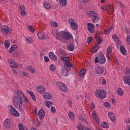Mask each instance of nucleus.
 Masks as SVG:
<instances>
[{
  "label": "nucleus",
  "mask_w": 130,
  "mask_h": 130,
  "mask_svg": "<svg viewBox=\"0 0 130 130\" xmlns=\"http://www.w3.org/2000/svg\"><path fill=\"white\" fill-rule=\"evenodd\" d=\"M17 96H15L13 100V104H16L17 105V103H19V106L22 105V101L24 99V94L21 92L20 90H17Z\"/></svg>",
  "instance_id": "1"
},
{
  "label": "nucleus",
  "mask_w": 130,
  "mask_h": 130,
  "mask_svg": "<svg viewBox=\"0 0 130 130\" xmlns=\"http://www.w3.org/2000/svg\"><path fill=\"white\" fill-rule=\"evenodd\" d=\"M95 63H100L101 64H104L106 62V59L104 54L102 52H100L98 56L95 57L94 59Z\"/></svg>",
  "instance_id": "2"
},
{
  "label": "nucleus",
  "mask_w": 130,
  "mask_h": 130,
  "mask_svg": "<svg viewBox=\"0 0 130 130\" xmlns=\"http://www.w3.org/2000/svg\"><path fill=\"white\" fill-rule=\"evenodd\" d=\"M96 97H99L100 99H104L106 97V91L104 90L98 89L95 92Z\"/></svg>",
  "instance_id": "3"
},
{
  "label": "nucleus",
  "mask_w": 130,
  "mask_h": 130,
  "mask_svg": "<svg viewBox=\"0 0 130 130\" xmlns=\"http://www.w3.org/2000/svg\"><path fill=\"white\" fill-rule=\"evenodd\" d=\"M8 108L11 114L13 115V116H16V117L20 116V114H19V112L15 108L13 107V106L10 105L8 106Z\"/></svg>",
  "instance_id": "4"
},
{
  "label": "nucleus",
  "mask_w": 130,
  "mask_h": 130,
  "mask_svg": "<svg viewBox=\"0 0 130 130\" xmlns=\"http://www.w3.org/2000/svg\"><path fill=\"white\" fill-rule=\"evenodd\" d=\"M61 38L64 40H70L71 38H73V35L69 32H62Z\"/></svg>",
  "instance_id": "5"
},
{
  "label": "nucleus",
  "mask_w": 130,
  "mask_h": 130,
  "mask_svg": "<svg viewBox=\"0 0 130 130\" xmlns=\"http://www.w3.org/2000/svg\"><path fill=\"white\" fill-rule=\"evenodd\" d=\"M69 23L71 25V28L72 30H77L78 29V24L75 22L74 19L70 18L69 19Z\"/></svg>",
  "instance_id": "6"
},
{
  "label": "nucleus",
  "mask_w": 130,
  "mask_h": 130,
  "mask_svg": "<svg viewBox=\"0 0 130 130\" xmlns=\"http://www.w3.org/2000/svg\"><path fill=\"white\" fill-rule=\"evenodd\" d=\"M74 65L70 61H66L64 63V69L66 71H71V68H73Z\"/></svg>",
  "instance_id": "7"
},
{
  "label": "nucleus",
  "mask_w": 130,
  "mask_h": 130,
  "mask_svg": "<svg viewBox=\"0 0 130 130\" xmlns=\"http://www.w3.org/2000/svg\"><path fill=\"white\" fill-rule=\"evenodd\" d=\"M1 30L6 34H11L12 33V29L7 25H5Z\"/></svg>",
  "instance_id": "8"
},
{
  "label": "nucleus",
  "mask_w": 130,
  "mask_h": 130,
  "mask_svg": "<svg viewBox=\"0 0 130 130\" xmlns=\"http://www.w3.org/2000/svg\"><path fill=\"white\" fill-rule=\"evenodd\" d=\"M87 25H88L87 30H88L89 32H90V33H94V28H95L94 24L91 23H87Z\"/></svg>",
  "instance_id": "9"
},
{
  "label": "nucleus",
  "mask_w": 130,
  "mask_h": 130,
  "mask_svg": "<svg viewBox=\"0 0 130 130\" xmlns=\"http://www.w3.org/2000/svg\"><path fill=\"white\" fill-rule=\"evenodd\" d=\"M38 113H39V117L40 120H42V119L44 118V116H45V112L44 111V110L40 109Z\"/></svg>",
  "instance_id": "10"
},
{
  "label": "nucleus",
  "mask_w": 130,
  "mask_h": 130,
  "mask_svg": "<svg viewBox=\"0 0 130 130\" xmlns=\"http://www.w3.org/2000/svg\"><path fill=\"white\" fill-rule=\"evenodd\" d=\"M126 75L123 78L124 82H126L127 81H130V70H128L126 72Z\"/></svg>",
  "instance_id": "11"
},
{
  "label": "nucleus",
  "mask_w": 130,
  "mask_h": 130,
  "mask_svg": "<svg viewBox=\"0 0 130 130\" xmlns=\"http://www.w3.org/2000/svg\"><path fill=\"white\" fill-rule=\"evenodd\" d=\"M49 56L50 58H51V59H52V60H57V57L52 52H50L49 53Z\"/></svg>",
  "instance_id": "12"
},
{
  "label": "nucleus",
  "mask_w": 130,
  "mask_h": 130,
  "mask_svg": "<svg viewBox=\"0 0 130 130\" xmlns=\"http://www.w3.org/2000/svg\"><path fill=\"white\" fill-rule=\"evenodd\" d=\"M43 98L45 99L46 100L47 99L50 100L52 98V96L51 94L48 92H45L43 94Z\"/></svg>",
  "instance_id": "13"
},
{
  "label": "nucleus",
  "mask_w": 130,
  "mask_h": 130,
  "mask_svg": "<svg viewBox=\"0 0 130 130\" xmlns=\"http://www.w3.org/2000/svg\"><path fill=\"white\" fill-rule=\"evenodd\" d=\"M98 49H99V45H95L91 49L90 52H91V53H95V52H97Z\"/></svg>",
  "instance_id": "14"
},
{
  "label": "nucleus",
  "mask_w": 130,
  "mask_h": 130,
  "mask_svg": "<svg viewBox=\"0 0 130 130\" xmlns=\"http://www.w3.org/2000/svg\"><path fill=\"white\" fill-rule=\"evenodd\" d=\"M18 48L17 45H13L9 49V53H13Z\"/></svg>",
  "instance_id": "15"
},
{
  "label": "nucleus",
  "mask_w": 130,
  "mask_h": 130,
  "mask_svg": "<svg viewBox=\"0 0 130 130\" xmlns=\"http://www.w3.org/2000/svg\"><path fill=\"white\" fill-rule=\"evenodd\" d=\"M92 116L94 119H95V120L96 121V123H98L99 122V119H98V116L96 113V111H92Z\"/></svg>",
  "instance_id": "16"
},
{
  "label": "nucleus",
  "mask_w": 130,
  "mask_h": 130,
  "mask_svg": "<svg viewBox=\"0 0 130 130\" xmlns=\"http://www.w3.org/2000/svg\"><path fill=\"white\" fill-rule=\"evenodd\" d=\"M95 71L97 74H103L104 72V69L101 67H98L97 68L95 69Z\"/></svg>",
  "instance_id": "17"
},
{
  "label": "nucleus",
  "mask_w": 130,
  "mask_h": 130,
  "mask_svg": "<svg viewBox=\"0 0 130 130\" xmlns=\"http://www.w3.org/2000/svg\"><path fill=\"white\" fill-rule=\"evenodd\" d=\"M91 19L93 22V23H97L98 21H99V17L97 16V13L94 15H93V17H91Z\"/></svg>",
  "instance_id": "18"
},
{
  "label": "nucleus",
  "mask_w": 130,
  "mask_h": 130,
  "mask_svg": "<svg viewBox=\"0 0 130 130\" xmlns=\"http://www.w3.org/2000/svg\"><path fill=\"white\" fill-rule=\"evenodd\" d=\"M26 70H29L31 74H34L35 73V69L32 66H27L26 67Z\"/></svg>",
  "instance_id": "19"
},
{
  "label": "nucleus",
  "mask_w": 130,
  "mask_h": 130,
  "mask_svg": "<svg viewBox=\"0 0 130 130\" xmlns=\"http://www.w3.org/2000/svg\"><path fill=\"white\" fill-rule=\"evenodd\" d=\"M37 92L40 93V94H43L45 92V87L43 86L40 87L37 89Z\"/></svg>",
  "instance_id": "20"
},
{
  "label": "nucleus",
  "mask_w": 130,
  "mask_h": 130,
  "mask_svg": "<svg viewBox=\"0 0 130 130\" xmlns=\"http://www.w3.org/2000/svg\"><path fill=\"white\" fill-rule=\"evenodd\" d=\"M61 74H62V76L63 77H67L69 75V71H67L65 69H62L60 72Z\"/></svg>",
  "instance_id": "21"
},
{
  "label": "nucleus",
  "mask_w": 130,
  "mask_h": 130,
  "mask_svg": "<svg viewBox=\"0 0 130 130\" xmlns=\"http://www.w3.org/2000/svg\"><path fill=\"white\" fill-rule=\"evenodd\" d=\"M107 10L108 12H110V13H112V14H113L114 13V8L113 6L111 5H109L108 7H107Z\"/></svg>",
  "instance_id": "22"
},
{
  "label": "nucleus",
  "mask_w": 130,
  "mask_h": 130,
  "mask_svg": "<svg viewBox=\"0 0 130 130\" xmlns=\"http://www.w3.org/2000/svg\"><path fill=\"white\" fill-rule=\"evenodd\" d=\"M120 50L123 55H126V50L123 46H120Z\"/></svg>",
  "instance_id": "23"
},
{
  "label": "nucleus",
  "mask_w": 130,
  "mask_h": 130,
  "mask_svg": "<svg viewBox=\"0 0 130 130\" xmlns=\"http://www.w3.org/2000/svg\"><path fill=\"white\" fill-rule=\"evenodd\" d=\"M116 93L119 96H123V91H122V89L120 87L118 88Z\"/></svg>",
  "instance_id": "24"
},
{
  "label": "nucleus",
  "mask_w": 130,
  "mask_h": 130,
  "mask_svg": "<svg viewBox=\"0 0 130 130\" xmlns=\"http://www.w3.org/2000/svg\"><path fill=\"white\" fill-rule=\"evenodd\" d=\"M60 89L61 91H63V92H68V88L64 84L61 85Z\"/></svg>",
  "instance_id": "25"
},
{
  "label": "nucleus",
  "mask_w": 130,
  "mask_h": 130,
  "mask_svg": "<svg viewBox=\"0 0 130 130\" xmlns=\"http://www.w3.org/2000/svg\"><path fill=\"white\" fill-rule=\"evenodd\" d=\"M67 48L69 51H73L75 49V46L73 44H70L69 45L67 46Z\"/></svg>",
  "instance_id": "26"
},
{
  "label": "nucleus",
  "mask_w": 130,
  "mask_h": 130,
  "mask_svg": "<svg viewBox=\"0 0 130 130\" xmlns=\"http://www.w3.org/2000/svg\"><path fill=\"white\" fill-rule=\"evenodd\" d=\"M86 72H87V70H86V69H82L78 73V75L79 76V77H82V76H84V75L86 74Z\"/></svg>",
  "instance_id": "27"
},
{
  "label": "nucleus",
  "mask_w": 130,
  "mask_h": 130,
  "mask_svg": "<svg viewBox=\"0 0 130 130\" xmlns=\"http://www.w3.org/2000/svg\"><path fill=\"white\" fill-rule=\"evenodd\" d=\"M112 38L114 40L116 43H119V38L116 35H113L112 36Z\"/></svg>",
  "instance_id": "28"
},
{
  "label": "nucleus",
  "mask_w": 130,
  "mask_h": 130,
  "mask_svg": "<svg viewBox=\"0 0 130 130\" xmlns=\"http://www.w3.org/2000/svg\"><path fill=\"white\" fill-rule=\"evenodd\" d=\"M96 13H95V12L93 11H90L87 12V16H88V17H93V16H94L95 15H96Z\"/></svg>",
  "instance_id": "29"
},
{
  "label": "nucleus",
  "mask_w": 130,
  "mask_h": 130,
  "mask_svg": "<svg viewBox=\"0 0 130 130\" xmlns=\"http://www.w3.org/2000/svg\"><path fill=\"white\" fill-rule=\"evenodd\" d=\"M20 105V103H18L17 104V105H16V104H14V106L15 107V108H17V109H18V108L20 109V110H22V106H23V102L21 101V105L19 106Z\"/></svg>",
  "instance_id": "30"
},
{
  "label": "nucleus",
  "mask_w": 130,
  "mask_h": 130,
  "mask_svg": "<svg viewBox=\"0 0 130 130\" xmlns=\"http://www.w3.org/2000/svg\"><path fill=\"white\" fill-rule=\"evenodd\" d=\"M44 6L45 9H47V10H50L51 8V7H50V4H49L48 2H44Z\"/></svg>",
  "instance_id": "31"
},
{
  "label": "nucleus",
  "mask_w": 130,
  "mask_h": 130,
  "mask_svg": "<svg viewBox=\"0 0 130 130\" xmlns=\"http://www.w3.org/2000/svg\"><path fill=\"white\" fill-rule=\"evenodd\" d=\"M38 37L39 39H44V34L42 32H38Z\"/></svg>",
  "instance_id": "32"
},
{
  "label": "nucleus",
  "mask_w": 130,
  "mask_h": 130,
  "mask_svg": "<svg viewBox=\"0 0 130 130\" xmlns=\"http://www.w3.org/2000/svg\"><path fill=\"white\" fill-rule=\"evenodd\" d=\"M13 55L15 57H18V56H20V55H21V53H20V51H19L18 50H16L13 53Z\"/></svg>",
  "instance_id": "33"
},
{
  "label": "nucleus",
  "mask_w": 130,
  "mask_h": 130,
  "mask_svg": "<svg viewBox=\"0 0 130 130\" xmlns=\"http://www.w3.org/2000/svg\"><path fill=\"white\" fill-rule=\"evenodd\" d=\"M4 45L5 46V48L8 49V48L10 47V42H9V41H8L7 40H6L5 41Z\"/></svg>",
  "instance_id": "34"
},
{
  "label": "nucleus",
  "mask_w": 130,
  "mask_h": 130,
  "mask_svg": "<svg viewBox=\"0 0 130 130\" xmlns=\"http://www.w3.org/2000/svg\"><path fill=\"white\" fill-rule=\"evenodd\" d=\"M60 5H62V7L67 6V0H59Z\"/></svg>",
  "instance_id": "35"
},
{
  "label": "nucleus",
  "mask_w": 130,
  "mask_h": 130,
  "mask_svg": "<svg viewBox=\"0 0 130 130\" xmlns=\"http://www.w3.org/2000/svg\"><path fill=\"white\" fill-rule=\"evenodd\" d=\"M102 127H104V128H108V123L105 122H103L102 123Z\"/></svg>",
  "instance_id": "36"
},
{
  "label": "nucleus",
  "mask_w": 130,
  "mask_h": 130,
  "mask_svg": "<svg viewBox=\"0 0 130 130\" xmlns=\"http://www.w3.org/2000/svg\"><path fill=\"white\" fill-rule=\"evenodd\" d=\"M61 60L62 61H70V59L68 57H66V56H61Z\"/></svg>",
  "instance_id": "37"
},
{
  "label": "nucleus",
  "mask_w": 130,
  "mask_h": 130,
  "mask_svg": "<svg viewBox=\"0 0 130 130\" xmlns=\"http://www.w3.org/2000/svg\"><path fill=\"white\" fill-rule=\"evenodd\" d=\"M52 104V102H50V101H45V105H46V106H47V107L48 108H49L50 107V105Z\"/></svg>",
  "instance_id": "38"
},
{
  "label": "nucleus",
  "mask_w": 130,
  "mask_h": 130,
  "mask_svg": "<svg viewBox=\"0 0 130 130\" xmlns=\"http://www.w3.org/2000/svg\"><path fill=\"white\" fill-rule=\"evenodd\" d=\"M27 28L30 32H31V33H34L35 32V29L33 28V26H28Z\"/></svg>",
  "instance_id": "39"
},
{
  "label": "nucleus",
  "mask_w": 130,
  "mask_h": 130,
  "mask_svg": "<svg viewBox=\"0 0 130 130\" xmlns=\"http://www.w3.org/2000/svg\"><path fill=\"white\" fill-rule=\"evenodd\" d=\"M69 116L72 120H74V114L71 111H70L69 113Z\"/></svg>",
  "instance_id": "40"
},
{
  "label": "nucleus",
  "mask_w": 130,
  "mask_h": 130,
  "mask_svg": "<svg viewBox=\"0 0 130 130\" xmlns=\"http://www.w3.org/2000/svg\"><path fill=\"white\" fill-rule=\"evenodd\" d=\"M50 70L52 72H54V71H55V70H56V68H55V67H54V65H53V64H52L50 66Z\"/></svg>",
  "instance_id": "41"
},
{
  "label": "nucleus",
  "mask_w": 130,
  "mask_h": 130,
  "mask_svg": "<svg viewBox=\"0 0 130 130\" xmlns=\"http://www.w3.org/2000/svg\"><path fill=\"white\" fill-rule=\"evenodd\" d=\"M92 41H93V37H89L87 39V43L88 44H90V43H91V42H92Z\"/></svg>",
  "instance_id": "42"
},
{
  "label": "nucleus",
  "mask_w": 130,
  "mask_h": 130,
  "mask_svg": "<svg viewBox=\"0 0 130 130\" xmlns=\"http://www.w3.org/2000/svg\"><path fill=\"white\" fill-rule=\"evenodd\" d=\"M97 41H98L97 44H98V45H100V44H101L103 42V40H102V38H100L98 39H97Z\"/></svg>",
  "instance_id": "43"
},
{
  "label": "nucleus",
  "mask_w": 130,
  "mask_h": 130,
  "mask_svg": "<svg viewBox=\"0 0 130 130\" xmlns=\"http://www.w3.org/2000/svg\"><path fill=\"white\" fill-rule=\"evenodd\" d=\"M11 67L12 68H14L15 69H17V68H18L19 66H18V64H17V62H16L15 61V63L11 65Z\"/></svg>",
  "instance_id": "44"
},
{
  "label": "nucleus",
  "mask_w": 130,
  "mask_h": 130,
  "mask_svg": "<svg viewBox=\"0 0 130 130\" xmlns=\"http://www.w3.org/2000/svg\"><path fill=\"white\" fill-rule=\"evenodd\" d=\"M109 33H110V29L108 28L104 30V34L105 35H108V34H109Z\"/></svg>",
  "instance_id": "45"
},
{
  "label": "nucleus",
  "mask_w": 130,
  "mask_h": 130,
  "mask_svg": "<svg viewBox=\"0 0 130 130\" xmlns=\"http://www.w3.org/2000/svg\"><path fill=\"white\" fill-rule=\"evenodd\" d=\"M59 53L60 54H61V55H67V54H66L65 51H63L62 49H60L59 50Z\"/></svg>",
  "instance_id": "46"
},
{
  "label": "nucleus",
  "mask_w": 130,
  "mask_h": 130,
  "mask_svg": "<svg viewBox=\"0 0 130 130\" xmlns=\"http://www.w3.org/2000/svg\"><path fill=\"white\" fill-rule=\"evenodd\" d=\"M100 35H101V33H100V32L98 31V32H96L95 35V38H100Z\"/></svg>",
  "instance_id": "47"
},
{
  "label": "nucleus",
  "mask_w": 130,
  "mask_h": 130,
  "mask_svg": "<svg viewBox=\"0 0 130 130\" xmlns=\"http://www.w3.org/2000/svg\"><path fill=\"white\" fill-rule=\"evenodd\" d=\"M18 127L19 130H24V126H23L22 123L18 124Z\"/></svg>",
  "instance_id": "48"
},
{
  "label": "nucleus",
  "mask_w": 130,
  "mask_h": 130,
  "mask_svg": "<svg viewBox=\"0 0 130 130\" xmlns=\"http://www.w3.org/2000/svg\"><path fill=\"white\" fill-rule=\"evenodd\" d=\"M11 123L4 122V125L7 128H9Z\"/></svg>",
  "instance_id": "49"
},
{
  "label": "nucleus",
  "mask_w": 130,
  "mask_h": 130,
  "mask_svg": "<svg viewBox=\"0 0 130 130\" xmlns=\"http://www.w3.org/2000/svg\"><path fill=\"white\" fill-rule=\"evenodd\" d=\"M108 115H109L110 118L115 116V115H114V114L112 112H109L108 113Z\"/></svg>",
  "instance_id": "50"
},
{
  "label": "nucleus",
  "mask_w": 130,
  "mask_h": 130,
  "mask_svg": "<svg viewBox=\"0 0 130 130\" xmlns=\"http://www.w3.org/2000/svg\"><path fill=\"white\" fill-rule=\"evenodd\" d=\"M104 106H105L106 108H108V107H110V104L108 102H105L104 103Z\"/></svg>",
  "instance_id": "51"
},
{
  "label": "nucleus",
  "mask_w": 130,
  "mask_h": 130,
  "mask_svg": "<svg viewBox=\"0 0 130 130\" xmlns=\"http://www.w3.org/2000/svg\"><path fill=\"white\" fill-rule=\"evenodd\" d=\"M51 111L52 113H55L56 112V110L55 109V107H51Z\"/></svg>",
  "instance_id": "52"
},
{
  "label": "nucleus",
  "mask_w": 130,
  "mask_h": 130,
  "mask_svg": "<svg viewBox=\"0 0 130 130\" xmlns=\"http://www.w3.org/2000/svg\"><path fill=\"white\" fill-rule=\"evenodd\" d=\"M51 26H53V27H55V28H56V27L58 26V24L55 21H54L53 22Z\"/></svg>",
  "instance_id": "53"
},
{
  "label": "nucleus",
  "mask_w": 130,
  "mask_h": 130,
  "mask_svg": "<svg viewBox=\"0 0 130 130\" xmlns=\"http://www.w3.org/2000/svg\"><path fill=\"white\" fill-rule=\"evenodd\" d=\"M118 4H119L122 9H124V8H125V6H124V5H123L122 3L120 2V1H118Z\"/></svg>",
  "instance_id": "54"
},
{
  "label": "nucleus",
  "mask_w": 130,
  "mask_h": 130,
  "mask_svg": "<svg viewBox=\"0 0 130 130\" xmlns=\"http://www.w3.org/2000/svg\"><path fill=\"white\" fill-rule=\"evenodd\" d=\"M112 51V48H111V47H108L107 49V52L108 53H111V52Z\"/></svg>",
  "instance_id": "55"
},
{
  "label": "nucleus",
  "mask_w": 130,
  "mask_h": 130,
  "mask_svg": "<svg viewBox=\"0 0 130 130\" xmlns=\"http://www.w3.org/2000/svg\"><path fill=\"white\" fill-rule=\"evenodd\" d=\"M15 60H14V59H10V60L8 61L9 63H10V64H13L14 63H15Z\"/></svg>",
  "instance_id": "56"
},
{
  "label": "nucleus",
  "mask_w": 130,
  "mask_h": 130,
  "mask_svg": "<svg viewBox=\"0 0 130 130\" xmlns=\"http://www.w3.org/2000/svg\"><path fill=\"white\" fill-rule=\"evenodd\" d=\"M56 84L60 88V87H61L62 85H63V83H61L60 82H57Z\"/></svg>",
  "instance_id": "57"
},
{
  "label": "nucleus",
  "mask_w": 130,
  "mask_h": 130,
  "mask_svg": "<svg viewBox=\"0 0 130 130\" xmlns=\"http://www.w3.org/2000/svg\"><path fill=\"white\" fill-rule=\"evenodd\" d=\"M20 14L21 16H25L26 15V12H25V10H21Z\"/></svg>",
  "instance_id": "58"
},
{
  "label": "nucleus",
  "mask_w": 130,
  "mask_h": 130,
  "mask_svg": "<svg viewBox=\"0 0 130 130\" xmlns=\"http://www.w3.org/2000/svg\"><path fill=\"white\" fill-rule=\"evenodd\" d=\"M85 126L84 127H81V126H77V128L79 129V130H85Z\"/></svg>",
  "instance_id": "59"
},
{
  "label": "nucleus",
  "mask_w": 130,
  "mask_h": 130,
  "mask_svg": "<svg viewBox=\"0 0 130 130\" xmlns=\"http://www.w3.org/2000/svg\"><path fill=\"white\" fill-rule=\"evenodd\" d=\"M22 76H24L25 77H27V78H29V74H28L27 72H23L22 73Z\"/></svg>",
  "instance_id": "60"
},
{
  "label": "nucleus",
  "mask_w": 130,
  "mask_h": 130,
  "mask_svg": "<svg viewBox=\"0 0 130 130\" xmlns=\"http://www.w3.org/2000/svg\"><path fill=\"white\" fill-rule=\"evenodd\" d=\"M59 38H60V36H59V34L56 32V39L59 40Z\"/></svg>",
  "instance_id": "61"
},
{
  "label": "nucleus",
  "mask_w": 130,
  "mask_h": 130,
  "mask_svg": "<svg viewBox=\"0 0 130 130\" xmlns=\"http://www.w3.org/2000/svg\"><path fill=\"white\" fill-rule=\"evenodd\" d=\"M31 97L34 101H36V97H35V94H34V93L31 95Z\"/></svg>",
  "instance_id": "62"
},
{
  "label": "nucleus",
  "mask_w": 130,
  "mask_h": 130,
  "mask_svg": "<svg viewBox=\"0 0 130 130\" xmlns=\"http://www.w3.org/2000/svg\"><path fill=\"white\" fill-rule=\"evenodd\" d=\"M110 118L113 122H115V116L114 117H111V118Z\"/></svg>",
  "instance_id": "63"
},
{
  "label": "nucleus",
  "mask_w": 130,
  "mask_h": 130,
  "mask_svg": "<svg viewBox=\"0 0 130 130\" xmlns=\"http://www.w3.org/2000/svg\"><path fill=\"white\" fill-rule=\"evenodd\" d=\"M126 41H128V43H130V35L127 36Z\"/></svg>",
  "instance_id": "64"
}]
</instances>
